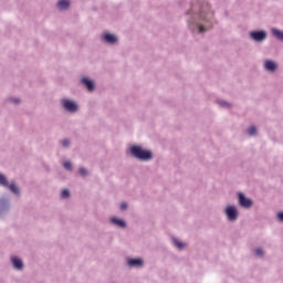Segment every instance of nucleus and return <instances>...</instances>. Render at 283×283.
<instances>
[{"label":"nucleus","mask_w":283,"mask_h":283,"mask_svg":"<svg viewBox=\"0 0 283 283\" xmlns=\"http://www.w3.org/2000/svg\"><path fill=\"white\" fill-rule=\"evenodd\" d=\"M211 19L213 13L209 2L205 0H198L192 3L190 9L186 12V22L188 29L193 34H205L207 30L211 29Z\"/></svg>","instance_id":"f257e3e1"},{"label":"nucleus","mask_w":283,"mask_h":283,"mask_svg":"<svg viewBox=\"0 0 283 283\" xmlns=\"http://www.w3.org/2000/svg\"><path fill=\"white\" fill-rule=\"evenodd\" d=\"M129 154L133 158H136L142 163H149V160L154 159V153H151V150L144 149L143 146L138 145L130 146Z\"/></svg>","instance_id":"f03ea898"},{"label":"nucleus","mask_w":283,"mask_h":283,"mask_svg":"<svg viewBox=\"0 0 283 283\" xmlns=\"http://www.w3.org/2000/svg\"><path fill=\"white\" fill-rule=\"evenodd\" d=\"M0 187L8 189L15 198H21V188L14 180H9L6 174L0 172Z\"/></svg>","instance_id":"7ed1b4c3"},{"label":"nucleus","mask_w":283,"mask_h":283,"mask_svg":"<svg viewBox=\"0 0 283 283\" xmlns=\"http://www.w3.org/2000/svg\"><path fill=\"white\" fill-rule=\"evenodd\" d=\"M60 105L64 109V112H67L69 114H76V112H78V103L74 99L63 97L60 101Z\"/></svg>","instance_id":"20e7f679"},{"label":"nucleus","mask_w":283,"mask_h":283,"mask_svg":"<svg viewBox=\"0 0 283 283\" xmlns=\"http://www.w3.org/2000/svg\"><path fill=\"white\" fill-rule=\"evenodd\" d=\"M223 213L228 222H238V218H240V212L238 211V206L235 205H228L223 209Z\"/></svg>","instance_id":"39448f33"},{"label":"nucleus","mask_w":283,"mask_h":283,"mask_svg":"<svg viewBox=\"0 0 283 283\" xmlns=\"http://www.w3.org/2000/svg\"><path fill=\"white\" fill-rule=\"evenodd\" d=\"M266 31L265 30H254L249 32L250 41H254V43H263L266 41Z\"/></svg>","instance_id":"423d86ee"},{"label":"nucleus","mask_w":283,"mask_h":283,"mask_svg":"<svg viewBox=\"0 0 283 283\" xmlns=\"http://www.w3.org/2000/svg\"><path fill=\"white\" fill-rule=\"evenodd\" d=\"M11 202L8 197H0V218H6L10 213Z\"/></svg>","instance_id":"0eeeda50"},{"label":"nucleus","mask_w":283,"mask_h":283,"mask_svg":"<svg viewBox=\"0 0 283 283\" xmlns=\"http://www.w3.org/2000/svg\"><path fill=\"white\" fill-rule=\"evenodd\" d=\"M280 67V65L275 62V60H264L263 61V70L265 72H269L270 74H275V72H277V69Z\"/></svg>","instance_id":"6e6552de"},{"label":"nucleus","mask_w":283,"mask_h":283,"mask_svg":"<svg viewBox=\"0 0 283 283\" xmlns=\"http://www.w3.org/2000/svg\"><path fill=\"white\" fill-rule=\"evenodd\" d=\"M11 266L14 271H23L25 269V263H23V259L17 255L10 256Z\"/></svg>","instance_id":"1a4fd4ad"},{"label":"nucleus","mask_w":283,"mask_h":283,"mask_svg":"<svg viewBox=\"0 0 283 283\" xmlns=\"http://www.w3.org/2000/svg\"><path fill=\"white\" fill-rule=\"evenodd\" d=\"M238 200L240 207H242L243 209H251L253 207V199L247 198V196H244V193L242 192L238 193Z\"/></svg>","instance_id":"9d476101"},{"label":"nucleus","mask_w":283,"mask_h":283,"mask_svg":"<svg viewBox=\"0 0 283 283\" xmlns=\"http://www.w3.org/2000/svg\"><path fill=\"white\" fill-rule=\"evenodd\" d=\"M102 41L107 45H116L118 43V36L116 34L105 32L102 34Z\"/></svg>","instance_id":"9b49d317"},{"label":"nucleus","mask_w":283,"mask_h":283,"mask_svg":"<svg viewBox=\"0 0 283 283\" xmlns=\"http://www.w3.org/2000/svg\"><path fill=\"white\" fill-rule=\"evenodd\" d=\"M80 83L87 90V92H94V90H96V83L87 76L81 77Z\"/></svg>","instance_id":"f8f14e48"},{"label":"nucleus","mask_w":283,"mask_h":283,"mask_svg":"<svg viewBox=\"0 0 283 283\" xmlns=\"http://www.w3.org/2000/svg\"><path fill=\"white\" fill-rule=\"evenodd\" d=\"M108 222L112 227H116L117 229H125L127 227V221L118 217H111Z\"/></svg>","instance_id":"ddd939ff"},{"label":"nucleus","mask_w":283,"mask_h":283,"mask_svg":"<svg viewBox=\"0 0 283 283\" xmlns=\"http://www.w3.org/2000/svg\"><path fill=\"white\" fill-rule=\"evenodd\" d=\"M143 264H145L143 259H128L127 260V265L129 266V269H142Z\"/></svg>","instance_id":"4468645a"},{"label":"nucleus","mask_w":283,"mask_h":283,"mask_svg":"<svg viewBox=\"0 0 283 283\" xmlns=\"http://www.w3.org/2000/svg\"><path fill=\"white\" fill-rule=\"evenodd\" d=\"M171 242H172L174 247H176V249H178V251H182V250H185V247H187V243L180 241L176 237L171 238Z\"/></svg>","instance_id":"2eb2a0df"},{"label":"nucleus","mask_w":283,"mask_h":283,"mask_svg":"<svg viewBox=\"0 0 283 283\" xmlns=\"http://www.w3.org/2000/svg\"><path fill=\"white\" fill-rule=\"evenodd\" d=\"M271 33H272V36H274V39L276 41H281L283 43V31L282 30H280L277 28H272Z\"/></svg>","instance_id":"dca6fc26"},{"label":"nucleus","mask_w":283,"mask_h":283,"mask_svg":"<svg viewBox=\"0 0 283 283\" xmlns=\"http://www.w3.org/2000/svg\"><path fill=\"white\" fill-rule=\"evenodd\" d=\"M56 8L61 11L70 10V0H59Z\"/></svg>","instance_id":"f3484780"},{"label":"nucleus","mask_w":283,"mask_h":283,"mask_svg":"<svg viewBox=\"0 0 283 283\" xmlns=\"http://www.w3.org/2000/svg\"><path fill=\"white\" fill-rule=\"evenodd\" d=\"M253 254L255 258H259L260 260H262V258L266 255V252L264 251V248L258 247V248H254Z\"/></svg>","instance_id":"a211bd4d"},{"label":"nucleus","mask_w":283,"mask_h":283,"mask_svg":"<svg viewBox=\"0 0 283 283\" xmlns=\"http://www.w3.org/2000/svg\"><path fill=\"white\" fill-rule=\"evenodd\" d=\"M217 104L219 107H223L226 109H231V103H229L224 99H217Z\"/></svg>","instance_id":"6ab92c4d"},{"label":"nucleus","mask_w":283,"mask_h":283,"mask_svg":"<svg viewBox=\"0 0 283 283\" xmlns=\"http://www.w3.org/2000/svg\"><path fill=\"white\" fill-rule=\"evenodd\" d=\"M8 103H12V105H20L21 104V98L19 97H9Z\"/></svg>","instance_id":"aec40b11"},{"label":"nucleus","mask_w":283,"mask_h":283,"mask_svg":"<svg viewBox=\"0 0 283 283\" xmlns=\"http://www.w3.org/2000/svg\"><path fill=\"white\" fill-rule=\"evenodd\" d=\"M248 134L249 136H258V127L251 126L250 128H248Z\"/></svg>","instance_id":"412c9836"},{"label":"nucleus","mask_w":283,"mask_h":283,"mask_svg":"<svg viewBox=\"0 0 283 283\" xmlns=\"http://www.w3.org/2000/svg\"><path fill=\"white\" fill-rule=\"evenodd\" d=\"M61 145L64 149H67V148H70L71 142L69 138H64L61 140Z\"/></svg>","instance_id":"4be33fe9"},{"label":"nucleus","mask_w":283,"mask_h":283,"mask_svg":"<svg viewBox=\"0 0 283 283\" xmlns=\"http://www.w3.org/2000/svg\"><path fill=\"white\" fill-rule=\"evenodd\" d=\"M61 198H62L63 200H67V198H70V190H69V189L62 190V192H61Z\"/></svg>","instance_id":"5701e85b"},{"label":"nucleus","mask_w":283,"mask_h":283,"mask_svg":"<svg viewBox=\"0 0 283 283\" xmlns=\"http://www.w3.org/2000/svg\"><path fill=\"white\" fill-rule=\"evenodd\" d=\"M63 167H64V169H66V171H72V163L71 161H64Z\"/></svg>","instance_id":"b1692460"},{"label":"nucleus","mask_w":283,"mask_h":283,"mask_svg":"<svg viewBox=\"0 0 283 283\" xmlns=\"http://www.w3.org/2000/svg\"><path fill=\"white\" fill-rule=\"evenodd\" d=\"M78 172H80V175H82L83 177H85V176H87V169H85V167H80V169H78Z\"/></svg>","instance_id":"393cba45"},{"label":"nucleus","mask_w":283,"mask_h":283,"mask_svg":"<svg viewBox=\"0 0 283 283\" xmlns=\"http://www.w3.org/2000/svg\"><path fill=\"white\" fill-rule=\"evenodd\" d=\"M127 207H128V205L125 201L119 205L120 211H127Z\"/></svg>","instance_id":"a878e982"},{"label":"nucleus","mask_w":283,"mask_h":283,"mask_svg":"<svg viewBox=\"0 0 283 283\" xmlns=\"http://www.w3.org/2000/svg\"><path fill=\"white\" fill-rule=\"evenodd\" d=\"M277 220H279L280 222H283V212H279V213H277Z\"/></svg>","instance_id":"bb28decb"}]
</instances>
